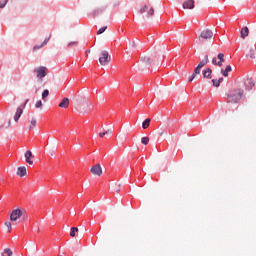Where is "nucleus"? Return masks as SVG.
I'll list each match as a JSON object with an SVG mask.
<instances>
[{"label":"nucleus","instance_id":"a878e982","mask_svg":"<svg viewBox=\"0 0 256 256\" xmlns=\"http://www.w3.org/2000/svg\"><path fill=\"white\" fill-rule=\"evenodd\" d=\"M47 97H49V89H45L42 92V99L45 100Z\"/></svg>","mask_w":256,"mask_h":256},{"label":"nucleus","instance_id":"393cba45","mask_svg":"<svg viewBox=\"0 0 256 256\" xmlns=\"http://www.w3.org/2000/svg\"><path fill=\"white\" fill-rule=\"evenodd\" d=\"M75 45H79L78 41H72L67 44V49H71V47H75Z\"/></svg>","mask_w":256,"mask_h":256},{"label":"nucleus","instance_id":"864d4df0","mask_svg":"<svg viewBox=\"0 0 256 256\" xmlns=\"http://www.w3.org/2000/svg\"><path fill=\"white\" fill-rule=\"evenodd\" d=\"M51 156L53 157V153H51Z\"/></svg>","mask_w":256,"mask_h":256},{"label":"nucleus","instance_id":"ea45409f","mask_svg":"<svg viewBox=\"0 0 256 256\" xmlns=\"http://www.w3.org/2000/svg\"><path fill=\"white\" fill-rule=\"evenodd\" d=\"M212 63H213L214 65H218L219 62H217V58H216V57H214V58L212 59Z\"/></svg>","mask_w":256,"mask_h":256},{"label":"nucleus","instance_id":"9b49d317","mask_svg":"<svg viewBox=\"0 0 256 256\" xmlns=\"http://www.w3.org/2000/svg\"><path fill=\"white\" fill-rule=\"evenodd\" d=\"M21 115H23V108L18 107L14 115L15 123H19V119H21Z\"/></svg>","mask_w":256,"mask_h":256},{"label":"nucleus","instance_id":"c03bdc74","mask_svg":"<svg viewBox=\"0 0 256 256\" xmlns=\"http://www.w3.org/2000/svg\"><path fill=\"white\" fill-rule=\"evenodd\" d=\"M89 53H91V50H86L85 52L86 57L89 55Z\"/></svg>","mask_w":256,"mask_h":256},{"label":"nucleus","instance_id":"c756f323","mask_svg":"<svg viewBox=\"0 0 256 256\" xmlns=\"http://www.w3.org/2000/svg\"><path fill=\"white\" fill-rule=\"evenodd\" d=\"M36 109H42L43 107V102L41 100H38L35 104Z\"/></svg>","mask_w":256,"mask_h":256},{"label":"nucleus","instance_id":"473e14b6","mask_svg":"<svg viewBox=\"0 0 256 256\" xmlns=\"http://www.w3.org/2000/svg\"><path fill=\"white\" fill-rule=\"evenodd\" d=\"M153 15H155V9L150 8V10L148 11L147 17H153Z\"/></svg>","mask_w":256,"mask_h":256},{"label":"nucleus","instance_id":"412c9836","mask_svg":"<svg viewBox=\"0 0 256 256\" xmlns=\"http://www.w3.org/2000/svg\"><path fill=\"white\" fill-rule=\"evenodd\" d=\"M79 231V228L77 227H72L70 229V237H75V234Z\"/></svg>","mask_w":256,"mask_h":256},{"label":"nucleus","instance_id":"8fccbe9b","mask_svg":"<svg viewBox=\"0 0 256 256\" xmlns=\"http://www.w3.org/2000/svg\"><path fill=\"white\" fill-rule=\"evenodd\" d=\"M11 125V120L8 121V127Z\"/></svg>","mask_w":256,"mask_h":256},{"label":"nucleus","instance_id":"2eb2a0df","mask_svg":"<svg viewBox=\"0 0 256 256\" xmlns=\"http://www.w3.org/2000/svg\"><path fill=\"white\" fill-rule=\"evenodd\" d=\"M213 73V70L211 68H206L205 70L202 71V75L204 79H211V74Z\"/></svg>","mask_w":256,"mask_h":256},{"label":"nucleus","instance_id":"a19ab883","mask_svg":"<svg viewBox=\"0 0 256 256\" xmlns=\"http://www.w3.org/2000/svg\"><path fill=\"white\" fill-rule=\"evenodd\" d=\"M104 133H106V135H111V133H113V131H111V129H108V130L104 131Z\"/></svg>","mask_w":256,"mask_h":256},{"label":"nucleus","instance_id":"aec40b11","mask_svg":"<svg viewBox=\"0 0 256 256\" xmlns=\"http://www.w3.org/2000/svg\"><path fill=\"white\" fill-rule=\"evenodd\" d=\"M151 125V119L147 118L142 122V129H147Z\"/></svg>","mask_w":256,"mask_h":256},{"label":"nucleus","instance_id":"f704fd0d","mask_svg":"<svg viewBox=\"0 0 256 256\" xmlns=\"http://www.w3.org/2000/svg\"><path fill=\"white\" fill-rule=\"evenodd\" d=\"M49 39H51V37L45 38L43 43L41 44V47H45V45H47L49 43Z\"/></svg>","mask_w":256,"mask_h":256},{"label":"nucleus","instance_id":"20e7f679","mask_svg":"<svg viewBox=\"0 0 256 256\" xmlns=\"http://www.w3.org/2000/svg\"><path fill=\"white\" fill-rule=\"evenodd\" d=\"M100 65H107L108 63H111V55H109V52L103 50L101 52V57L99 58Z\"/></svg>","mask_w":256,"mask_h":256},{"label":"nucleus","instance_id":"5701e85b","mask_svg":"<svg viewBox=\"0 0 256 256\" xmlns=\"http://www.w3.org/2000/svg\"><path fill=\"white\" fill-rule=\"evenodd\" d=\"M149 10V6L148 5H144L140 10L139 13L141 15H143V13H147V11Z\"/></svg>","mask_w":256,"mask_h":256},{"label":"nucleus","instance_id":"1a4fd4ad","mask_svg":"<svg viewBox=\"0 0 256 256\" xmlns=\"http://www.w3.org/2000/svg\"><path fill=\"white\" fill-rule=\"evenodd\" d=\"M183 9H195V0H187L182 4Z\"/></svg>","mask_w":256,"mask_h":256},{"label":"nucleus","instance_id":"de8ad7c7","mask_svg":"<svg viewBox=\"0 0 256 256\" xmlns=\"http://www.w3.org/2000/svg\"><path fill=\"white\" fill-rule=\"evenodd\" d=\"M160 137H163V131L159 132Z\"/></svg>","mask_w":256,"mask_h":256},{"label":"nucleus","instance_id":"72a5a7b5","mask_svg":"<svg viewBox=\"0 0 256 256\" xmlns=\"http://www.w3.org/2000/svg\"><path fill=\"white\" fill-rule=\"evenodd\" d=\"M201 69H202V68H200V66H197V67L194 69L193 74H194V75H199V73H201Z\"/></svg>","mask_w":256,"mask_h":256},{"label":"nucleus","instance_id":"f03ea898","mask_svg":"<svg viewBox=\"0 0 256 256\" xmlns=\"http://www.w3.org/2000/svg\"><path fill=\"white\" fill-rule=\"evenodd\" d=\"M21 217H24V219H27V210L21 209V208L14 209L10 214V221L15 222L18 219H21Z\"/></svg>","mask_w":256,"mask_h":256},{"label":"nucleus","instance_id":"58836bf2","mask_svg":"<svg viewBox=\"0 0 256 256\" xmlns=\"http://www.w3.org/2000/svg\"><path fill=\"white\" fill-rule=\"evenodd\" d=\"M27 103H29V99H26L25 102L22 104L21 109H25L27 107Z\"/></svg>","mask_w":256,"mask_h":256},{"label":"nucleus","instance_id":"ddd939ff","mask_svg":"<svg viewBox=\"0 0 256 256\" xmlns=\"http://www.w3.org/2000/svg\"><path fill=\"white\" fill-rule=\"evenodd\" d=\"M17 175L19 177H25L27 175V168L25 166H20L17 169Z\"/></svg>","mask_w":256,"mask_h":256},{"label":"nucleus","instance_id":"79ce46f5","mask_svg":"<svg viewBox=\"0 0 256 256\" xmlns=\"http://www.w3.org/2000/svg\"><path fill=\"white\" fill-rule=\"evenodd\" d=\"M105 135H107V134L105 133V131H104V132L99 133V137H105Z\"/></svg>","mask_w":256,"mask_h":256},{"label":"nucleus","instance_id":"9d476101","mask_svg":"<svg viewBox=\"0 0 256 256\" xmlns=\"http://www.w3.org/2000/svg\"><path fill=\"white\" fill-rule=\"evenodd\" d=\"M244 85L248 91H251V89L255 87V82L253 81V78H248L246 82H244Z\"/></svg>","mask_w":256,"mask_h":256},{"label":"nucleus","instance_id":"423d86ee","mask_svg":"<svg viewBox=\"0 0 256 256\" xmlns=\"http://www.w3.org/2000/svg\"><path fill=\"white\" fill-rule=\"evenodd\" d=\"M107 9V6H101L99 8H95L90 15L92 17H99V15H103L105 13V10Z\"/></svg>","mask_w":256,"mask_h":256},{"label":"nucleus","instance_id":"f3484780","mask_svg":"<svg viewBox=\"0 0 256 256\" xmlns=\"http://www.w3.org/2000/svg\"><path fill=\"white\" fill-rule=\"evenodd\" d=\"M217 59H219V61H218V67H223V63H225V54L219 53V54L217 55Z\"/></svg>","mask_w":256,"mask_h":256},{"label":"nucleus","instance_id":"09e8293b","mask_svg":"<svg viewBox=\"0 0 256 256\" xmlns=\"http://www.w3.org/2000/svg\"><path fill=\"white\" fill-rule=\"evenodd\" d=\"M119 191H121V189L117 188V189H116V193H119Z\"/></svg>","mask_w":256,"mask_h":256},{"label":"nucleus","instance_id":"4c0bfd02","mask_svg":"<svg viewBox=\"0 0 256 256\" xmlns=\"http://www.w3.org/2000/svg\"><path fill=\"white\" fill-rule=\"evenodd\" d=\"M41 48H43V46H41V45H35V46L33 47V51H39V49H41Z\"/></svg>","mask_w":256,"mask_h":256},{"label":"nucleus","instance_id":"2f4dec72","mask_svg":"<svg viewBox=\"0 0 256 256\" xmlns=\"http://www.w3.org/2000/svg\"><path fill=\"white\" fill-rule=\"evenodd\" d=\"M5 226L8 229V233H11V230L13 229V226L11 225V222H5Z\"/></svg>","mask_w":256,"mask_h":256},{"label":"nucleus","instance_id":"f8f14e48","mask_svg":"<svg viewBox=\"0 0 256 256\" xmlns=\"http://www.w3.org/2000/svg\"><path fill=\"white\" fill-rule=\"evenodd\" d=\"M240 37H241V39H245V38L249 37V27L244 26V27L241 29Z\"/></svg>","mask_w":256,"mask_h":256},{"label":"nucleus","instance_id":"4468645a","mask_svg":"<svg viewBox=\"0 0 256 256\" xmlns=\"http://www.w3.org/2000/svg\"><path fill=\"white\" fill-rule=\"evenodd\" d=\"M233 69L231 68V65H227L225 69H221V74L223 77H229V73H231Z\"/></svg>","mask_w":256,"mask_h":256},{"label":"nucleus","instance_id":"e433bc0d","mask_svg":"<svg viewBox=\"0 0 256 256\" xmlns=\"http://www.w3.org/2000/svg\"><path fill=\"white\" fill-rule=\"evenodd\" d=\"M31 125H32L33 127H37V120H36L35 118H32V120H31Z\"/></svg>","mask_w":256,"mask_h":256},{"label":"nucleus","instance_id":"7ed1b4c3","mask_svg":"<svg viewBox=\"0 0 256 256\" xmlns=\"http://www.w3.org/2000/svg\"><path fill=\"white\" fill-rule=\"evenodd\" d=\"M34 73H36V77L39 79V81H43L44 77H47V67L40 66L35 68Z\"/></svg>","mask_w":256,"mask_h":256},{"label":"nucleus","instance_id":"c9c22d12","mask_svg":"<svg viewBox=\"0 0 256 256\" xmlns=\"http://www.w3.org/2000/svg\"><path fill=\"white\" fill-rule=\"evenodd\" d=\"M195 77H197V75L193 73L191 77L188 79L189 83H193V80L195 79Z\"/></svg>","mask_w":256,"mask_h":256},{"label":"nucleus","instance_id":"6ab92c4d","mask_svg":"<svg viewBox=\"0 0 256 256\" xmlns=\"http://www.w3.org/2000/svg\"><path fill=\"white\" fill-rule=\"evenodd\" d=\"M207 63H209V55H205L204 59L199 62L198 67L203 69Z\"/></svg>","mask_w":256,"mask_h":256},{"label":"nucleus","instance_id":"dca6fc26","mask_svg":"<svg viewBox=\"0 0 256 256\" xmlns=\"http://www.w3.org/2000/svg\"><path fill=\"white\" fill-rule=\"evenodd\" d=\"M58 106L61 107V109H67V107H69V98H63Z\"/></svg>","mask_w":256,"mask_h":256},{"label":"nucleus","instance_id":"7c9ffc66","mask_svg":"<svg viewBox=\"0 0 256 256\" xmlns=\"http://www.w3.org/2000/svg\"><path fill=\"white\" fill-rule=\"evenodd\" d=\"M211 83L213 84V87H216V88L221 86L217 79H212Z\"/></svg>","mask_w":256,"mask_h":256},{"label":"nucleus","instance_id":"a18cd8bd","mask_svg":"<svg viewBox=\"0 0 256 256\" xmlns=\"http://www.w3.org/2000/svg\"><path fill=\"white\" fill-rule=\"evenodd\" d=\"M132 47H137V44L135 43V41L132 42Z\"/></svg>","mask_w":256,"mask_h":256},{"label":"nucleus","instance_id":"603ef678","mask_svg":"<svg viewBox=\"0 0 256 256\" xmlns=\"http://www.w3.org/2000/svg\"><path fill=\"white\" fill-rule=\"evenodd\" d=\"M29 129H30V130H33V126H29Z\"/></svg>","mask_w":256,"mask_h":256},{"label":"nucleus","instance_id":"bb28decb","mask_svg":"<svg viewBox=\"0 0 256 256\" xmlns=\"http://www.w3.org/2000/svg\"><path fill=\"white\" fill-rule=\"evenodd\" d=\"M7 3H9V0L0 1V9H5Z\"/></svg>","mask_w":256,"mask_h":256},{"label":"nucleus","instance_id":"0eeeda50","mask_svg":"<svg viewBox=\"0 0 256 256\" xmlns=\"http://www.w3.org/2000/svg\"><path fill=\"white\" fill-rule=\"evenodd\" d=\"M24 157L28 165H33L32 159H34L35 156H33V152H31V150H27L26 153L24 154Z\"/></svg>","mask_w":256,"mask_h":256},{"label":"nucleus","instance_id":"b1692460","mask_svg":"<svg viewBox=\"0 0 256 256\" xmlns=\"http://www.w3.org/2000/svg\"><path fill=\"white\" fill-rule=\"evenodd\" d=\"M142 145H149V137L145 136L141 138Z\"/></svg>","mask_w":256,"mask_h":256},{"label":"nucleus","instance_id":"49530a36","mask_svg":"<svg viewBox=\"0 0 256 256\" xmlns=\"http://www.w3.org/2000/svg\"><path fill=\"white\" fill-rule=\"evenodd\" d=\"M1 256H7V254L5 253V250H3V252L1 253Z\"/></svg>","mask_w":256,"mask_h":256},{"label":"nucleus","instance_id":"4be33fe9","mask_svg":"<svg viewBox=\"0 0 256 256\" xmlns=\"http://www.w3.org/2000/svg\"><path fill=\"white\" fill-rule=\"evenodd\" d=\"M246 57H250V59H255V49L250 48V54H247Z\"/></svg>","mask_w":256,"mask_h":256},{"label":"nucleus","instance_id":"6e6552de","mask_svg":"<svg viewBox=\"0 0 256 256\" xmlns=\"http://www.w3.org/2000/svg\"><path fill=\"white\" fill-rule=\"evenodd\" d=\"M202 39H211L213 37V31L210 29L203 30L200 34Z\"/></svg>","mask_w":256,"mask_h":256},{"label":"nucleus","instance_id":"3c124183","mask_svg":"<svg viewBox=\"0 0 256 256\" xmlns=\"http://www.w3.org/2000/svg\"><path fill=\"white\" fill-rule=\"evenodd\" d=\"M3 127H4V125H0V131H1V129H3Z\"/></svg>","mask_w":256,"mask_h":256},{"label":"nucleus","instance_id":"cd10ccee","mask_svg":"<svg viewBox=\"0 0 256 256\" xmlns=\"http://www.w3.org/2000/svg\"><path fill=\"white\" fill-rule=\"evenodd\" d=\"M4 253H6V256H13V250L11 248H5Z\"/></svg>","mask_w":256,"mask_h":256},{"label":"nucleus","instance_id":"39448f33","mask_svg":"<svg viewBox=\"0 0 256 256\" xmlns=\"http://www.w3.org/2000/svg\"><path fill=\"white\" fill-rule=\"evenodd\" d=\"M90 172L92 175H96V177H101L103 175V168H101V164H95L90 168Z\"/></svg>","mask_w":256,"mask_h":256},{"label":"nucleus","instance_id":"37998d69","mask_svg":"<svg viewBox=\"0 0 256 256\" xmlns=\"http://www.w3.org/2000/svg\"><path fill=\"white\" fill-rule=\"evenodd\" d=\"M218 83H219V85H221V83H223V77H220V78L218 79Z\"/></svg>","mask_w":256,"mask_h":256},{"label":"nucleus","instance_id":"c85d7f7f","mask_svg":"<svg viewBox=\"0 0 256 256\" xmlns=\"http://www.w3.org/2000/svg\"><path fill=\"white\" fill-rule=\"evenodd\" d=\"M107 31V26H103L97 31V35H103V32Z\"/></svg>","mask_w":256,"mask_h":256},{"label":"nucleus","instance_id":"a211bd4d","mask_svg":"<svg viewBox=\"0 0 256 256\" xmlns=\"http://www.w3.org/2000/svg\"><path fill=\"white\" fill-rule=\"evenodd\" d=\"M140 61H142V63H145V65H146L147 67H149V65H151V63H152L151 58H150V57H147V56H141V57H140Z\"/></svg>","mask_w":256,"mask_h":256},{"label":"nucleus","instance_id":"f257e3e1","mask_svg":"<svg viewBox=\"0 0 256 256\" xmlns=\"http://www.w3.org/2000/svg\"><path fill=\"white\" fill-rule=\"evenodd\" d=\"M243 93L245 91L243 89H232L227 94L228 103H239L241 99H243Z\"/></svg>","mask_w":256,"mask_h":256}]
</instances>
